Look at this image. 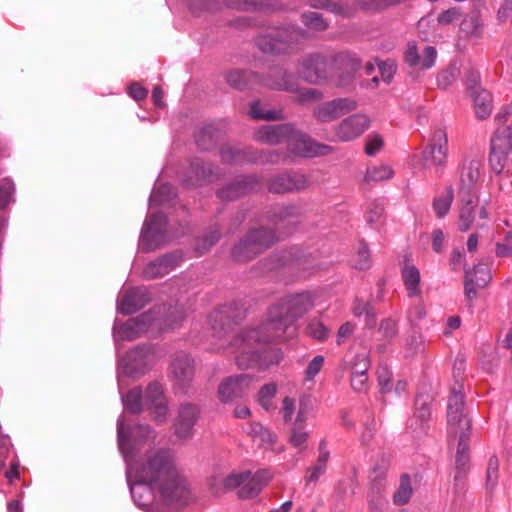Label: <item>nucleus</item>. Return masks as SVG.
<instances>
[{
  "label": "nucleus",
  "instance_id": "1",
  "mask_svg": "<svg viewBox=\"0 0 512 512\" xmlns=\"http://www.w3.org/2000/svg\"><path fill=\"white\" fill-rule=\"evenodd\" d=\"M312 308L313 297L308 292L284 296L268 309L267 320L260 327L239 332H236L230 321L229 308L216 309L208 316L212 337L215 338V349H233L236 365L242 369L261 365L255 346L292 338L296 333V320Z\"/></svg>",
  "mask_w": 512,
  "mask_h": 512
},
{
  "label": "nucleus",
  "instance_id": "2",
  "mask_svg": "<svg viewBox=\"0 0 512 512\" xmlns=\"http://www.w3.org/2000/svg\"><path fill=\"white\" fill-rule=\"evenodd\" d=\"M138 482L158 490L166 502L179 503L187 496L184 480L174 466L173 455L165 449H151L130 466Z\"/></svg>",
  "mask_w": 512,
  "mask_h": 512
},
{
  "label": "nucleus",
  "instance_id": "3",
  "mask_svg": "<svg viewBox=\"0 0 512 512\" xmlns=\"http://www.w3.org/2000/svg\"><path fill=\"white\" fill-rule=\"evenodd\" d=\"M298 75L310 85H322L331 81L336 87H345L352 80V71L335 73L331 64L320 54H310L298 65Z\"/></svg>",
  "mask_w": 512,
  "mask_h": 512
},
{
  "label": "nucleus",
  "instance_id": "4",
  "mask_svg": "<svg viewBox=\"0 0 512 512\" xmlns=\"http://www.w3.org/2000/svg\"><path fill=\"white\" fill-rule=\"evenodd\" d=\"M142 399H144L146 409L154 416V420L158 423H163L166 420L167 404L160 384L157 382L149 384L146 387L144 397H142L140 387L131 389L123 399L124 406H126L130 413H140L142 410Z\"/></svg>",
  "mask_w": 512,
  "mask_h": 512
},
{
  "label": "nucleus",
  "instance_id": "5",
  "mask_svg": "<svg viewBox=\"0 0 512 512\" xmlns=\"http://www.w3.org/2000/svg\"><path fill=\"white\" fill-rule=\"evenodd\" d=\"M272 474L267 469L258 470L256 473L239 472L226 476L225 487L238 489V496L242 499L254 498L271 480Z\"/></svg>",
  "mask_w": 512,
  "mask_h": 512
},
{
  "label": "nucleus",
  "instance_id": "6",
  "mask_svg": "<svg viewBox=\"0 0 512 512\" xmlns=\"http://www.w3.org/2000/svg\"><path fill=\"white\" fill-rule=\"evenodd\" d=\"M490 166L496 173L512 176V125L497 130L492 137Z\"/></svg>",
  "mask_w": 512,
  "mask_h": 512
},
{
  "label": "nucleus",
  "instance_id": "7",
  "mask_svg": "<svg viewBox=\"0 0 512 512\" xmlns=\"http://www.w3.org/2000/svg\"><path fill=\"white\" fill-rule=\"evenodd\" d=\"M448 434L450 438L467 437L471 429V419L464 410V396L461 386L450 388L448 399Z\"/></svg>",
  "mask_w": 512,
  "mask_h": 512
},
{
  "label": "nucleus",
  "instance_id": "8",
  "mask_svg": "<svg viewBox=\"0 0 512 512\" xmlns=\"http://www.w3.org/2000/svg\"><path fill=\"white\" fill-rule=\"evenodd\" d=\"M277 240L278 236L268 228L254 229L233 248V258L237 261H248Z\"/></svg>",
  "mask_w": 512,
  "mask_h": 512
},
{
  "label": "nucleus",
  "instance_id": "9",
  "mask_svg": "<svg viewBox=\"0 0 512 512\" xmlns=\"http://www.w3.org/2000/svg\"><path fill=\"white\" fill-rule=\"evenodd\" d=\"M357 107L358 103L352 98L338 97L315 105L312 109V117L318 123L328 124L355 111Z\"/></svg>",
  "mask_w": 512,
  "mask_h": 512
},
{
  "label": "nucleus",
  "instance_id": "10",
  "mask_svg": "<svg viewBox=\"0 0 512 512\" xmlns=\"http://www.w3.org/2000/svg\"><path fill=\"white\" fill-rule=\"evenodd\" d=\"M370 127V119L366 114H351L334 126V140L348 143L358 139Z\"/></svg>",
  "mask_w": 512,
  "mask_h": 512
},
{
  "label": "nucleus",
  "instance_id": "11",
  "mask_svg": "<svg viewBox=\"0 0 512 512\" xmlns=\"http://www.w3.org/2000/svg\"><path fill=\"white\" fill-rule=\"evenodd\" d=\"M310 187L309 177L299 172H288L275 175L268 182V190L272 193H298Z\"/></svg>",
  "mask_w": 512,
  "mask_h": 512
},
{
  "label": "nucleus",
  "instance_id": "12",
  "mask_svg": "<svg viewBox=\"0 0 512 512\" xmlns=\"http://www.w3.org/2000/svg\"><path fill=\"white\" fill-rule=\"evenodd\" d=\"M299 133L292 124L266 125L254 131L253 138L264 145H280Z\"/></svg>",
  "mask_w": 512,
  "mask_h": 512
},
{
  "label": "nucleus",
  "instance_id": "13",
  "mask_svg": "<svg viewBox=\"0 0 512 512\" xmlns=\"http://www.w3.org/2000/svg\"><path fill=\"white\" fill-rule=\"evenodd\" d=\"M292 153L305 158H314L332 153V147L315 142L309 135L299 131L286 142Z\"/></svg>",
  "mask_w": 512,
  "mask_h": 512
},
{
  "label": "nucleus",
  "instance_id": "14",
  "mask_svg": "<svg viewBox=\"0 0 512 512\" xmlns=\"http://www.w3.org/2000/svg\"><path fill=\"white\" fill-rule=\"evenodd\" d=\"M253 384V377L248 374L230 376L218 386V398L222 403H230L244 395Z\"/></svg>",
  "mask_w": 512,
  "mask_h": 512
},
{
  "label": "nucleus",
  "instance_id": "15",
  "mask_svg": "<svg viewBox=\"0 0 512 512\" xmlns=\"http://www.w3.org/2000/svg\"><path fill=\"white\" fill-rule=\"evenodd\" d=\"M288 77L284 82L272 83V90H281L294 94V102L299 105H308L318 103L324 98L323 92L318 89L300 87L297 85L296 79L291 78L289 75L282 74Z\"/></svg>",
  "mask_w": 512,
  "mask_h": 512
},
{
  "label": "nucleus",
  "instance_id": "16",
  "mask_svg": "<svg viewBox=\"0 0 512 512\" xmlns=\"http://www.w3.org/2000/svg\"><path fill=\"white\" fill-rule=\"evenodd\" d=\"M436 57L435 47L425 45L419 48L413 42H408L406 52H404V62L418 70L431 69L435 65Z\"/></svg>",
  "mask_w": 512,
  "mask_h": 512
},
{
  "label": "nucleus",
  "instance_id": "17",
  "mask_svg": "<svg viewBox=\"0 0 512 512\" xmlns=\"http://www.w3.org/2000/svg\"><path fill=\"white\" fill-rule=\"evenodd\" d=\"M447 153V136L443 129H435L432 134L431 142L424 151L425 165L428 167L434 166L436 168L442 167L446 162Z\"/></svg>",
  "mask_w": 512,
  "mask_h": 512
},
{
  "label": "nucleus",
  "instance_id": "18",
  "mask_svg": "<svg viewBox=\"0 0 512 512\" xmlns=\"http://www.w3.org/2000/svg\"><path fill=\"white\" fill-rule=\"evenodd\" d=\"M459 230L465 232L469 230L474 223L475 217L486 218L485 207L477 205V197L474 194L459 195Z\"/></svg>",
  "mask_w": 512,
  "mask_h": 512
},
{
  "label": "nucleus",
  "instance_id": "19",
  "mask_svg": "<svg viewBox=\"0 0 512 512\" xmlns=\"http://www.w3.org/2000/svg\"><path fill=\"white\" fill-rule=\"evenodd\" d=\"M170 373H172L177 385L182 388L187 386L194 378V359L185 352L174 354L172 363H170Z\"/></svg>",
  "mask_w": 512,
  "mask_h": 512
},
{
  "label": "nucleus",
  "instance_id": "20",
  "mask_svg": "<svg viewBox=\"0 0 512 512\" xmlns=\"http://www.w3.org/2000/svg\"><path fill=\"white\" fill-rule=\"evenodd\" d=\"M257 185L254 176H242L218 189L216 195L222 201H232L253 191Z\"/></svg>",
  "mask_w": 512,
  "mask_h": 512
},
{
  "label": "nucleus",
  "instance_id": "21",
  "mask_svg": "<svg viewBox=\"0 0 512 512\" xmlns=\"http://www.w3.org/2000/svg\"><path fill=\"white\" fill-rule=\"evenodd\" d=\"M464 294L472 300L477 296V290L485 287L491 280V273L485 264H477L472 270L466 271Z\"/></svg>",
  "mask_w": 512,
  "mask_h": 512
},
{
  "label": "nucleus",
  "instance_id": "22",
  "mask_svg": "<svg viewBox=\"0 0 512 512\" xmlns=\"http://www.w3.org/2000/svg\"><path fill=\"white\" fill-rule=\"evenodd\" d=\"M481 162L478 159L464 160L460 169L459 195H474L472 192L481 176Z\"/></svg>",
  "mask_w": 512,
  "mask_h": 512
},
{
  "label": "nucleus",
  "instance_id": "23",
  "mask_svg": "<svg viewBox=\"0 0 512 512\" xmlns=\"http://www.w3.org/2000/svg\"><path fill=\"white\" fill-rule=\"evenodd\" d=\"M197 419L198 408L192 404H182L179 409V416L174 422V433L181 439L190 437Z\"/></svg>",
  "mask_w": 512,
  "mask_h": 512
},
{
  "label": "nucleus",
  "instance_id": "24",
  "mask_svg": "<svg viewBox=\"0 0 512 512\" xmlns=\"http://www.w3.org/2000/svg\"><path fill=\"white\" fill-rule=\"evenodd\" d=\"M166 222V217L161 212L154 213L146 217L144 227L141 231V246L144 250H155L156 244L152 241L161 234V227Z\"/></svg>",
  "mask_w": 512,
  "mask_h": 512
},
{
  "label": "nucleus",
  "instance_id": "25",
  "mask_svg": "<svg viewBox=\"0 0 512 512\" xmlns=\"http://www.w3.org/2000/svg\"><path fill=\"white\" fill-rule=\"evenodd\" d=\"M149 301L145 288L128 289L118 302V310L124 315H131L141 310Z\"/></svg>",
  "mask_w": 512,
  "mask_h": 512
},
{
  "label": "nucleus",
  "instance_id": "26",
  "mask_svg": "<svg viewBox=\"0 0 512 512\" xmlns=\"http://www.w3.org/2000/svg\"><path fill=\"white\" fill-rule=\"evenodd\" d=\"M291 36L292 34H260L257 45L263 53H286L290 50Z\"/></svg>",
  "mask_w": 512,
  "mask_h": 512
},
{
  "label": "nucleus",
  "instance_id": "27",
  "mask_svg": "<svg viewBox=\"0 0 512 512\" xmlns=\"http://www.w3.org/2000/svg\"><path fill=\"white\" fill-rule=\"evenodd\" d=\"M180 262V257L176 254H166L161 258L149 262L144 269L146 279L152 280L166 276Z\"/></svg>",
  "mask_w": 512,
  "mask_h": 512
},
{
  "label": "nucleus",
  "instance_id": "28",
  "mask_svg": "<svg viewBox=\"0 0 512 512\" xmlns=\"http://www.w3.org/2000/svg\"><path fill=\"white\" fill-rule=\"evenodd\" d=\"M153 354L149 348L137 347L127 353L126 369L130 374H140L152 363Z\"/></svg>",
  "mask_w": 512,
  "mask_h": 512
},
{
  "label": "nucleus",
  "instance_id": "29",
  "mask_svg": "<svg viewBox=\"0 0 512 512\" xmlns=\"http://www.w3.org/2000/svg\"><path fill=\"white\" fill-rule=\"evenodd\" d=\"M301 210L295 205L277 207L272 215V222L279 228L288 229L299 223Z\"/></svg>",
  "mask_w": 512,
  "mask_h": 512
},
{
  "label": "nucleus",
  "instance_id": "30",
  "mask_svg": "<svg viewBox=\"0 0 512 512\" xmlns=\"http://www.w3.org/2000/svg\"><path fill=\"white\" fill-rule=\"evenodd\" d=\"M471 99L478 119H486L491 115L492 97L488 91L480 87H471Z\"/></svg>",
  "mask_w": 512,
  "mask_h": 512
},
{
  "label": "nucleus",
  "instance_id": "31",
  "mask_svg": "<svg viewBox=\"0 0 512 512\" xmlns=\"http://www.w3.org/2000/svg\"><path fill=\"white\" fill-rule=\"evenodd\" d=\"M228 4L242 10H263L277 12L283 9L278 0H230Z\"/></svg>",
  "mask_w": 512,
  "mask_h": 512
},
{
  "label": "nucleus",
  "instance_id": "32",
  "mask_svg": "<svg viewBox=\"0 0 512 512\" xmlns=\"http://www.w3.org/2000/svg\"><path fill=\"white\" fill-rule=\"evenodd\" d=\"M401 278H403L404 286H406L407 295L410 298L421 296V275L418 269L412 264L404 265L401 269Z\"/></svg>",
  "mask_w": 512,
  "mask_h": 512
},
{
  "label": "nucleus",
  "instance_id": "33",
  "mask_svg": "<svg viewBox=\"0 0 512 512\" xmlns=\"http://www.w3.org/2000/svg\"><path fill=\"white\" fill-rule=\"evenodd\" d=\"M226 83L236 90H242L253 83H260L258 75L251 71L233 69L226 73Z\"/></svg>",
  "mask_w": 512,
  "mask_h": 512
},
{
  "label": "nucleus",
  "instance_id": "34",
  "mask_svg": "<svg viewBox=\"0 0 512 512\" xmlns=\"http://www.w3.org/2000/svg\"><path fill=\"white\" fill-rule=\"evenodd\" d=\"M305 419L303 409L300 408L298 415H296L294 427H292L291 436H289V443L299 451L306 449L307 440L309 439V433L303 429Z\"/></svg>",
  "mask_w": 512,
  "mask_h": 512
},
{
  "label": "nucleus",
  "instance_id": "35",
  "mask_svg": "<svg viewBox=\"0 0 512 512\" xmlns=\"http://www.w3.org/2000/svg\"><path fill=\"white\" fill-rule=\"evenodd\" d=\"M212 173V169L208 164H205L199 159H196L190 165V169H188L187 178L184 179V183L188 187H194L200 185L204 182Z\"/></svg>",
  "mask_w": 512,
  "mask_h": 512
},
{
  "label": "nucleus",
  "instance_id": "36",
  "mask_svg": "<svg viewBox=\"0 0 512 512\" xmlns=\"http://www.w3.org/2000/svg\"><path fill=\"white\" fill-rule=\"evenodd\" d=\"M250 117L254 120L275 121L282 120L283 115L281 110L266 109L264 104L259 101H254L250 104Z\"/></svg>",
  "mask_w": 512,
  "mask_h": 512
},
{
  "label": "nucleus",
  "instance_id": "37",
  "mask_svg": "<svg viewBox=\"0 0 512 512\" xmlns=\"http://www.w3.org/2000/svg\"><path fill=\"white\" fill-rule=\"evenodd\" d=\"M412 493H414V489H412L411 479L408 474L401 475L399 487H397L396 492L393 494V503L396 505L407 504L411 499Z\"/></svg>",
  "mask_w": 512,
  "mask_h": 512
},
{
  "label": "nucleus",
  "instance_id": "38",
  "mask_svg": "<svg viewBox=\"0 0 512 512\" xmlns=\"http://www.w3.org/2000/svg\"><path fill=\"white\" fill-rule=\"evenodd\" d=\"M219 155H221L222 162L226 164H238L250 160V157L239 147H232L230 145L222 146Z\"/></svg>",
  "mask_w": 512,
  "mask_h": 512
},
{
  "label": "nucleus",
  "instance_id": "39",
  "mask_svg": "<svg viewBox=\"0 0 512 512\" xmlns=\"http://www.w3.org/2000/svg\"><path fill=\"white\" fill-rule=\"evenodd\" d=\"M293 257L290 252H282L280 254H274L271 258L261 262V267H263V273H268L273 270H277L281 267L289 265L292 263Z\"/></svg>",
  "mask_w": 512,
  "mask_h": 512
},
{
  "label": "nucleus",
  "instance_id": "40",
  "mask_svg": "<svg viewBox=\"0 0 512 512\" xmlns=\"http://www.w3.org/2000/svg\"><path fill=\"white\" fill-rule=\"evenodd\" d=\"M403 0H355L356 6L368 12H379L401 3Z\"/></svg>",
  "mask_w": 512,
  "mask_h": 512
},
{
  "label": "nucleus",
  "instance_id": "41",
  "mask_svg": "<svg viewBox=\"0 0 512 512\" xmlns=\"http://www.w3.org/2000/svg\"><path fill=\"white\" fill-rule=\"evenodd\" d=\"M302 22L312 30L323 31L329 28V22L319 12H305L302 14Z\"/></svg>",
  "mask_w": 512,
  "mask_h": 512
},
{
  "label": "nucleus",
  "instance_id": "42",
  "mask_svg": "<svg viewBox=\"0 0 512 512\" xmlns=\"http://www.w3.org/2000/svg\"><path fill=\"white\" fill-rule=\"evenodd\" d=\"M393 176V170L386 164H378L366 170V182H379L389 180Z\"/></svg>",
  "mask_w": 512,
  "mask_h": 512
},
{
  "label": "nucleus",
  "instance_id": "43",
  "mask_svg": "<svg viewBox=\"0 0 512 512\" xmlns=\"http://www.w3.org/2000/svg\"><path fill=\"white\" fill-rule=\"evenodd\" d=\"M306 335L317 341H325L328 338L329 331L323 322L318 319H311L306 325Z\"/></svg>",
  "mask_w": 512,
  "mask_h": 512
},
{
  "label": "nucleus",
  "instance_id": "44",
  "mask_svg": "<svg viewBox=\"0 0 512 512\" xmlns=\"http://www.w3.org/2000/svg\"><path fill=\"white\" fill-rule=\"evenodd\" d=\"M453 201V188L448 187L445 189V193L435 199L434 210L436 216L443 218L450 210L451 202Z\"/></svg>",
  "mask_w": 512,
  "mask_h": 512
},
{
  "label": "nucleus",
  "instance_id": "45",
  "mask_svg": "<svg viewBox=\"0 0 512 512\" xmlns=\"http://www.w3.org/2000/svg\"><path fill=\"white\" fill-rule=\"evenodd\" d=\"M276 393V385L274 383L267 384L261 387L260 392H258V404H260L261 408L270 411L275 407L273 406V398Z\"/></svg>",
  "mask_w": 512,
  "mask_h": 512
},
{
  "label": "nucleus",
  "instance_id": "46",
  "mask_svg": "<svg viewBox=\"0 0 512 512\" xmlns=\"http://www.w3.org/2000/svg\"><path fill=\"white\" fill-rule=\"evenodd\" d=\"M219 240V229L212 228L211 231L207 234L202 235V237L197 239L196 242V251L198 255H203L208 252L212 248L213 245Z\"/></svg>",
  "mask_w": 512,
  "mask_h": 512
},
{
  "label": "nucleus",
  "instance_id": "47",
  "mask_svg": "<svg viewBox=\"0 0 512 512\" xmlns=\"http://www.w3.org/2000/svg\"><path fill=\"white\" fill-rule=\"evenodd\" d=\"M483 27V20L479 11H471L461 21L462 32H475Z\"/></svg>",
  "mask_w": 512,
  "mask_h": 512
},
{
  "label": "nucleus",
  "instance_id": "48",
  "mask_svg": "<svg viewBox=\"0 0 512 512\" xmlns=\"http://www.w3.org/2000/svg\"><path fill=\"white\" fill-rule=\"evenodd\" d=\"M458 77V67L456 64H450L448 68L445 70L439 72L438 74V86L441 89H446L450 85L453 84V82Z\"/></svg>",
  "mask_w": 512,
  "mask_h": 512
},
{
  "label": "nucleus",
  "instance_id": "49",
  "mask_svg": "<svg viewBox=\"0 0 512 512\" xmlns=\"http://www.w3.org/2000/svg\"><path fill=\"white\" fill-rule=\"evenodd\" d=\"M457 438H459V444H457L456 468H457V470H464L465 466L468 463L467 437H457Z\"/></svg>",
  "mask_w": 512,
  "mask_h": 512
},
{
  "label": "nucleus",
  "instance_id": "50",
  "mask_svg": "<svg viewBox=\"0 0 512 512\" xmlns=\"http://www.w3.org/2000/svg\"><path fill=\"white\" fill-rule=\"evenodd\" d=\"M384 208L380 204L371 203L369 204L368 210H366L365 219L366 222L372 225H380L383 223Z\"/></svg>",
  "mask_w": 512,
  "mask_h": 512
},
{
  "label": "nucleus",
  "instance_id": "51",
  "mask_svg": "<svg viewBox=\"0 0 512 512\" xmlns=\"http://www.w3.org/2000/svg\"><path fill=\"white\" fill-rule=\"evenodd\" d=\"M307 3L313 8H325L336 14L345 13V7L341 2H333L332 0H307Z\"/></svg>",
  "mask_w": 512,
  "mask_h": 512
},
{
  "label": "nucleus",
  "instance_id": "52",
  "mask_svg": "<svg viewBox=\"0 0 512 512\" xmlns=\"http://www.w3.org/2000/svg\"><path fill=\"white\" fill-rule=\"evenodd\" d=\"M281 73H283L284 75H289L291 76V78L295 79V77L293 76V74L291 72H287L286 70L284 69H281V68H275L273 70H271L270 74H268V76L266 78H263L261 80L260 83H263L264 86L272 89V83H276V82H284L287 80V77H285L284 75H282Z\"/></svg>",
  "mask_w": 512,
  "mask_h": 512
},
{
  "label": "nucleus",
  "instance_id": "53",
  "mask_svg": "<svg viewBox=\"0 0 512 512\" xmlns=\"http://www.w3.org/2000/svg\"><path fill=\"white\" fill-rule=\"evenodd\" d=\"M430 416V409L428 401L425 397L419 396L415 399V412L414 417L421 420V422H425L428 420Z\"/></svg>",
  "mask_w": 512,
  "mask_h": 512
},
{
  "label": "nucleus",
  "instance_id": "54",
  "mask_svg": "<svg viewBox=\"0 0 512 512\" xmlns=\"http://www.w3.org/2000/svg\"><path fill=\"white\" fill-rule=\"evenodd\" d=\"M498 470V458L495 456L490 457L487 464V485L491 488L495 487L496 482L498 481Z\"/></svg>",
  "mask_w": 512,
  "mask_h": 512
},
{
  "label": "nucleus",
  "instance_id": "55",
  "mask_svg": "<svg viewBox=\"0 0 512 512\" xmlns=\"http://www.w3.org/2000/svg\"><path fill=\"white\" fill-rule=\"evenodd\" d=\"M13 190H15V188L13 187L12 181L8 179L0 180V208H5L7 203H9Z\"/></svg>",
  "mask_w": 512,
  "mask_h": 512
},
{
  "label": "nucleus",
  "instance_id": "56",
  "mask_svg": "<svg viewBox=\"0 0 512 512\" xmlns=\"http://www.w3.org/2000/svg\"><path fill=\"white\" fill-rule=\"evenodd\" d=\"M324 357L317 355L309 362L308 367L305 369L306 380H313L314 376L318 374L323 368Z\"/></svg>",
  "mask_w": 512,
  "mask_h": 512
},
{
  "label": "nucleus",
  "instance_id": "57",
  "mask_svg": "<svg viewBox=\"0 0 512 512\" xmlns=\"http://www.w3.org/2000/svg\"><path fill=\"white\" fill-rule=\"evenodd\" d=\"M228 27L234 30H248L256 29L258 26L256 22L247 17H237L228 23Z\"/></svg>",
  "mask_w": 512,
  "mask_h": 512
},
{
  "label": "nucleus",
  "instance_id": "58",
  "mask_svg": "<svg viewBox=\"0 0 512 512\" xmlns=\"http://www.w3.org/2000/svg\"><path fill=\"white\" fill-rule=\"evenodd\" d=\"M383 140L377 135H371L366 139L365 153L368 156H374L379 153Z\"/></svg>",
  "mask_w": 512,
  "mask_h": 512
},
{
  "label": "nucleus",
  "instance_id": "59",
  "mask_svg": "<svg viewBox=\"0 0 512 512\" xmlns=\"http://www.w3.org/2000/svg\"><path fill=\"white\" fill-rule=\"evenodd\" d=\"M380 76L386 83H390V80L393 78L395 73V63L393 61L387 60L385 62H379L378 64Z\"/></svg>",
  "mask_w": 512,
  "mask_h": 512
},
{
  "label": "nucleus",
  "instance_id": "60",
  "mask_svg": "<svg viewBox=\"0 0 512 512\" xmlns=\"http://www.w3.org/2000/svg\"><path fill=\"white\" fill-rule=\"evenodd\" d=\"M465 370L464 360L462 358H457L455 363H453V378H455V384L453 387L458 388V386L463 387V374Z\"/></svg>",
  "mask_w": 512,
  "mask_h": 512
},
{
  "label": "nucleus",
  "instance_id": "61",
  "mask_svg": "<svg viewBox=\"0 0 512 512\" xmlns=\"http://www.w3.org/2000/svg\"><path fill=\"white\" fill-rule=\"evenodd\" d=\"M295 412V400L292 398H284L282 400V407H281V413L282 418H284V421L286 423L292 421L293 413Z\"/></svg>",
  "mask_w": 512,
  "mask_h": 512
},
{
  "label": "nucleus",
  "instance_id": "62",
  "mask_svg": "<svg viewBox=\"0 0 512 512\" xmlns=\"http://www.w3.org/2000/svg\"><path fill=\"white\" fill-rule=\"evenodd\" d=\"M354 266L358 270H365L369 267V249L365 245L359 248Z\"/></svg>",
  "mask_w": 512,
  "mask_h": 512
},
{
  "label": "nucleus",
  "instance_id": "63",
  "mask_svg": "<svg viewBox=\"0 0 512 512\" xmlns=\"http://www.w3.org/2000/svg\"><path fill=\"white\" fill-rule=\"evenodd\" d=\"M498 257H509L512 255V234L505 237L504 241L497 244V250H495Z\"/></svg>",
  "mask_w": 512,
  "mask_h": 512
},
{
  "label": "nucleus",
  "instance_id": "64",
  "mask_svg": "<svg viewBox=\"0 0 512 512\" xmlns=\"http://www.w3.org/2000/svg\"><path fill=\"white\" fill-rule=\"evenodd\" d=\"M408 354L415 355L423 351V340L420 335H413L407 341Z\"/></svg>",
  "mask_w": 512,
  "mask_h": 512
}]
</instances>
